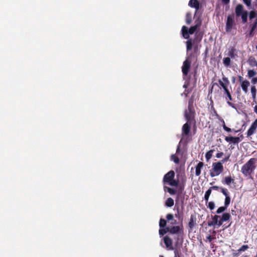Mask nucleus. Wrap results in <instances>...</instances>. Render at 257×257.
I'll list each match as a JSON object with an SVG mask.
<instances>
[{
    "mask_svg": "<svg viewBox=\"0 0 257 257\" xmlns=\"http://www.w3.org/2000/svg\"><path fill=\"white\" fill-rule=\"evenodd\" d=\"M223 165L221 163L217 162L212 164V172L210 173L211 177L219 175L223 171Z\"/></svg>",
    "mask_w": 257,
    "mask_h": 257,
    "instance_id": "7",
    "label": "nucleus"
},
{
    "mask_svg": "<svg viewBox=\"0 0 257 257\" xmlns=\"http://www.w3.org/2000/svg\"><path fill=\"white\" fill-rule=\"evenodd\" d=\"M257 128V119H256L251 124L250 127L248 130L246 135L247 137H250L255 133Z\"/></svg>",
    "mask_w": 257,
    "mask_h": 257,
    "instance_id": "11",
    "label": "nucleus"
},
{
    "mask_svg": "<svg viewBox=\"0 0 257 257\" xmlns=\"http://www.w3.org/2000/svg\"><path fill=\"white\" fill-rule=\"evenodd\" d=\"M230 217V215L228 213H224L222 216L215 215L213 217L212 221L210 222V226L213 225L219 227L223 222L229 220Z\"/></svg>",
    "mask_w": 257,
    "mask_h": 257,
    "instance_id": "4",
    "label": "nucleus"
},
{
    "mask_svg": "<svg viewBox=\"0 0 257 257\" xmlns=\"http://www.w3.org/2000/svg\"><path fill=\"white\" fill-rule=\"evenodd\" d=\"M166 218L169 221H170V224L172 225L173 226V225L176 224L177 223V220L174 219V216L172 214H168L166 215Z\"/></svg>",
    "mask_w": 257,
    "mask_h": 257,
    "instance_id": "19",
    "label": "nucleus"
},
{
    "mask_svg": "<svg viewBox=\"0 0 257 257\" xmlns=\"http://www.w3.org/2000/svg\"><path fill=\"white\" fill-rule=\"evenodd\" d=\"M182 33L183 37L185 39H188L189 34L187 27L186 26H183L182 28Z\"/></svg>",
    "mask_w": 257,
    "mask_h": 257,
    "instance_id": "21",
    "label": "nucleus"
},
{
    "mask_svg": "<svg viewBox=\"0 0 257 257\" xmlns=\"http://www.w3.org/2000/svg\"><path fill=\"white\" fill-rule=\"evenodd\" d=\"M192 22V15L191 13H187L186 15V23L187 24H191Z\"/></svg>",
    "mask_w": 257,
    "mask_h": 257,
    "instance_id": "25",
    "label": "nucleus"
},
{
    "mask_svg": "<svg viewBox=\"0 0 257 257\" xmlns=\"http://www.w3.org/2000/svg\"><path fill=\"white\" fill-rule=\"evenodd\" d=\"M234 24L233 18L231 16L227 17V21L226 22V31L230 32Z\"/></svg>",
    "mask_w": 257,
    "mask_h": 257,
    "instance_id": "12",
    "label": "nucleus"
},
{
    "mask_svg": "<svg viewBox=\"0 0 257 257\" xmlns=\"http://www.w3.org/2000/svg\"><path fill=\"white\" fill-rule=\"evenodd\" d=\"M174 201L172 198H168L165 202V205L169 207H172L174 205Z\"/></svg>",
    "mask_w": 257,
    "mask_h": 257,
    "instance_id": "22",
    "label": "nucleus"
},
{
    "mask_svg": "<svg viewBox=\"0 0 257 257\" xmlns=\"http://www.w3.org/2000/svg\"><path fill=\"white\" fill-rule=\"evenodd\" d=\"M160 257H164L163 255H160Z\"/></svg>",
    "mask_w": 257,
    "mask_h": 257,
    "instance_id": "64",
    "label": "nucleus"
},
{
    "mask_svg": "<svg viewBox=\"0 0 257 257\" xmlns=\"http://www.w3.org/2000/svg\"><path fill=\"white\" fill-rule=\"evenodd\" d=\"M191 61L189 60V58H187L186 60L183 62V64L182 67V71L184 75L187 76L188 74V72L191 66Z\"/></svg>",
    "mask_w": 257,
    "mask_h": 257,
    "instance_id": "8",
    "label": "nucleus"
},
{
    "mask_svg": "<svg viewBox=\"0 0 257 257\" xmlns=\"http://www.w3.org/2000/svg\"><path fill=\"white\" fill-rule=\"evenodd\" d=\"M211 153H212V151L210 150V155H209L210 158H211V157L212 156Z\"/></svg>",
    "mask_w": 257,
    "mask_h": 257,
    "instance_id": "59",
    "label": "nucleus"
},
{
    "mask_svg": "<svg viewBox=\"0 0 257 257\" xmlns=\"http://www.w3.org/2000/svg\"><path fill=\"white\" fill-rule=\"evenodd\" d=\"M227 55L228 57L231 59H235L237 56L236 50L233 47H230L228 49Z\"/></svg>",
    "mask_w": 257,
    "mask_h": 257,
    "instance_id": "17",
    "label": "nucleus"
},
{
    "mask_svg": "<svg viewBox=\"0 0 257 257\" xmlns=\"http://www.w3.org/2000/svg\"><path fill=\"white\" fill-rule=\"evenodd\" d=\"M251 65L252 66H257V61L254 59L253 61L252 62V64H251Z\"/></svg>",
    "mask_w": 257,
    "mask_h": 257,
    "instance_id": "52",
    "label": "nucleus"
},
{
    "mask_svg": "<svg viewBox=\"0 0 257 257\" xmlns=\"http://www.w3.org/2000/svg\"><path fill=\"white\" fill-rule=\"evenodd\" d=\"M180 152V146H178L176 150V154H179Z\"/></svg>",
    "mask_w": 257,
    "mask_h": 257,
    "instance_id": "54",
    "label": "nucleus"
},
{
    "mask_svg": "<svg viewBox=\"0 0 257 257\" xmlns=\"http://www.w3.org/2000/svg\"><path fill=\"white\" fill-rule=\"evenodd\" d=\"M226 208L227 207H226L225 206H221V207H220L218 208V209L216 211V213L217 214H219V213H222V212H223L226 209Z\"/></svg>",
    "mask_w": 257,
    "mask_h": 257,
    "instance_id": "33",
    "label": "nucleus"
},
{
    "mask_svg": "<svg viewBox=\"0 0 257 257\" xmlns=\"http://www.w3.org/2000/svg\"><path fill=\"white\" fill-rule=\"evenodd\" d=\"M193 43L191 39H189L186 42L187 50L189 51L192 48Z\"/></svg>",
    "mask_w": 257,
    "mask_h": 257,
    "instance_id": "27",
    "label": "nucleus"
},
{
    "mask_svg": "<svg viewBox=\"0 0 257 257\" xmlns=\"http://www.w3.org/2000/svg\"><path fill=\"white\" fill-rule=\"evenodd\" d=\"M248 248L247 245H243L238 250V251H244Z\"/></svg>",
    "mask_w": 257,
    "mask_h": 257,
    "instance_id": "38",
    "label": "nucleus"
},
{
    "mask_svg": "<svg viewBox=\"0 0 257 257\" xmlns=\"http://www.w3.org/2000/svg\"><path fill=\"white\" fill-rule=\"evenodd\" d=\"M256 74V72L253 70H248L247 71V77L249 78L254 77V76Z\"/></svg>",
    "mask_w": 257,
    "mask_h": 257,
    "instance_id": "24",
    "label": "nucleus"
},
{
    "mask_svg": "<svg viewBox=\"0 0 257 257\" xmlns=\"http://www.w3.org/2000/svg\"><path fill=\"white\" fill-rule=\"evenodd\" d=\"M230 58L227 57L223 59V64L226 67H228L230 65Z\"/></svg>",
    "mask_w": 257,
    "mask_h": 257,
    "instance_id": "23",
    "label": "nucleus"
},
{
    "mask_svg": "<svg viewBox=\"0 0 257 257\" xmlns=\"http://www.w3.org/2000/svg\"><path fill=\"white\" fill-rule=\"evenodd\" d=\"M189 93L188 91H187L185 90V92H184V94L185 96V97H187L188 96V94Z\"/></svg>",
    "mask_w": 257,
    "mask_h": 257,
    "instance_id": "56",
    "label": "nucleus"
},
{
    "mask_svg": "<svg viewBox=\"0 0 257 257\" xmlns=\"http://www.w3.org/2000/svg\"><path fill=\"white\" fill-rule=\"evenodd\" d=\"M257 159L252 158L250 159L241 167V172L244 176L247 177L253 173L255 168Z\"/></svg>",
    "mask_w": 257,
    "mask_h": 257,
    "instance_id": "2",
    "label": "nucleus"
},
{
    "mask_svg": "<svg viewBox=\"0 0 257 257\" xmlns=\"http://www.w3.org/2000/svg\"><path fill=\"white\" fill-rule=\"evenodd\" d=\"M255 30H253L251 28L250 31H249V36H253V34H254V32L255 31Z\"/></svg>",
    "mask_w": 257,
    "mask_h": 257,
    "instance_id": "49",
    "label": "nucleus"
},
{
    "mask_svg": "<svg viewBox=\"0 0 257 257\" xmlns=\"http://www.w3.org/2000/svg\"><path fill=\"white\" fill-rule=\"evenodd\" d=\"M244 3L247 6L250 7L251 6V0H243Z\"/></svg>",
    "mask_w": 257,
    "mask_h": 257,
    "instance_id": "43",
    "label": "nucleus"
},
{
    "mask_svg": "<svg viewBox=\"0 0 257 257\" xmlns=\"http://www.w3.org/2000/svg\"><path fill=\"white\" fill-rule=\"evenodd\" d=\"M256 16V14L255 11H252L250 12L249 14V18L250 20H251L253 18H254Z\"/></svg>",
    "mask_w": 257,
    "mask_h": 257,
    "instance_id": "34",
    "label": "nucleus"
},
{
    "mask_svg": "<svg viewBox=\"0 0 257 257\" xmlns=\"http://www.w3.org/2000/svg\"><path fill=\"white\" fill-rule=\"evenodd\" d=\"M171 160L173 161L174 163H175L176 164H179V157L178 156H177V155H176L175 154L172 155L171 156Z\"/></svg>",
    "mask_w": 257,
    "mask_h": 257,
    "instance_id": "29",
    "label": "nucleus"
},
{
    "mask_svg": "<svg viewBox=\"0 0 257 257\" xmlns=\"http://www.w3.org/2000/svg\"><path fill=\"white\" fill-rule=\"evenodd\" d=\"M215 208V204L212 202H210V210H212Z\"/></svg>",
    "mask_w": 257,
    "mask_h": 257,
    "instance_id": "46",
    "label": "nucleus"
},
{
    "mask_svg": "<svg viewBox=\"0 0 257 257\" xmlns=\"http://www.w3.org/2000/svg\"><path fill=\"white\" fill-rule=\"evenodd\" d=\"M203 165H204V164L202 162H199L198 163L197 166L196 167V170H195V175L196 176H198L200 175V174L201 173V169L203 167Z\"/></svg>",
    "mask_w": 257,
    "mask_h": 257,
    "instance_id": "20",
    "label": "nucleus"
},
{
    "mask_svg": "<svg viewBox=\"0 0 257 257\" xmlns=\"http://www.w3.org/2000/svg\"><path fill=\"white\" fill-rule=\"evenodd\" d=\"M205 157L207 161L209 160V151H207L205 154Z\"/></svg>",
    "mask_w": 257,
    "mask_h": 257,
    "instance_id": "50",
    "label": "nucleus"
},
{
    "mask_svg": "<svg viewBox=\"0 0 257 257\" xmlns=\"http://www.w3.org/2000/svg\"><path fill=\"white\" fill-rule=\"evenodd\" d=\"M195 111L193 106V100L192 98H190L188 101V109L185 112V117L187 122L183 125L182 127L183 133L186 136L188 135L190 131V125L195 122Z\"/></svg>",
    "mask_w": 257,
    "mask_h": 257,
    "instance_id": "1",
    "label": "nucleus"
},
{
    "mask_svg": "<svg viewBox=\"0 0 257 257\" xmlns=\"http://www.w3.org/2000/svg\"><path fill=\"white\" fill-rule=\"evenodd\" d=\"M206 239H209V235L208 236H206Z\"/></svg>",
    "mask_w": 257,
    "mask_h": 257,
    "instance_id": "61",
    "label": "nucleus"
},
{
    "mask_svg": "<svg viewBox=\"0 0 257 257\" xmlns=\"http://www.w3.org/2000/svg\"><path fill=\"white\" fill-rule=\"evenodd\" d=\"M175 175V172L173 170H171L166 174L163 179L164 184H168L171 186H177L179 181L174 179Z\"/></svg>",
    "mask_w": 257,
    "mask_h": 257,
    "instance_id": "5",
    "label": "nucleus"
},
{
    "mask_svg": "<svg viewBox=\"0 0 257 257\" xmlns=\"http://www.w3.org/2000/svg\"><path fill=\"white\" fill-rule=\"evenodd\" d=\"M164 242L166 246V247L169 248L170 249H173V241L172 239L169 237L168 236H165L164 237Z\"/></svg>",
    "mask_w": 257,
    "mask_h": 257,
    "instance_id": "14",
    "label": "nucleus"
},
{
    "mask_svg": "<svg viewBox=\"0 0 257 257\" xmlns=\"http://www.w3.org/2000/svg\"><path fill=\"white\" fill-rule=\"evenodd\" d=\"M167 232H168V231L167 230V227H166L164 229H160L159 230V234L161 236H162V235H164L165 234H166Z\"/></svg>",
    "mask_w": 257,
    "mask_h": 257,
    "instance_id": "32",
    "label": "nucleus"
},
{
    "mask_svg": "<svg viewBox=\"0 0 257 257\" xmlns=\"http://www.w3.org/2000/svg\"><path fill=\"white\" fill-rule=\"evenodd\" d=\"M175 217L180 220L181 223H182L183 220V213H177L175 214Z\"/></svg>",
    "mask_w": 257,
    "mask_h": 257,
    "instance_id": "30",
    "label": "nucleus"
},
{
    "mask_svg": "<svg viewBox=\"0 0 257 257\" xmlns=\"http://www.w3.org/2000/svg\"><path fill=\"white\" fill-rule=\"evenodd\" d=\"M256 93L251 94L252 99L253 100V101L255 103H256Z\"/></svg>",
    "mask_w": 257,
    "mask_h": 257,
    "instance_id": "45",
    "label": "nucleus"
},
{
    "mask_svg": "<svg viewBox=\"0 0 257 257\" xmlns=\"http://www.w3.org/2000/svg\"><path fill=\"white\" fill-rule=\"evenodd\" d=\"M174 253H175V256L174 257H180L179 254H178V253L177 252V251H174Z\"/></svg>",
    "mask_w": 257,
    "mask_h": 257,
    "instance_id": "55",
    "label": "nucleus"
},
{
    "mask_svg": "<svg viewBox=\"0 0 257 257\" xmlns=\"http://www.w3.org/2000/svg\"><path fill=\"white\" fill-rule=\"evenodd\" d=\"M218 82L224 91L228 89L227 86L229 84V81L227 77L223 76L221 79L219 80Z\"/></svg>",
    "mask_w": 257,
    "mask_h": 257,
    "instance_id": "10",
    "label": "nucleus"
},
{
    "mask_svg": "<svg viewBox=\"0 0 257 257\" xmlns=\"http://www.w3.org/2000/svg\"><path fill=\"white\" fill-rule=\"evenodd\" d=\"M196 29H197V27L196 26L190 27L188 30L189 34H193L196 30Z\"/></svg>",
    "mask_w": 257,
    "mask_h": 257,
    "instance_id": "35",
    "label": "nucleus"
},
{
    "mask_svg": "<svg viewBox=\"0 0 257 257\" xmlns=\"http://www.w3.org/2000/svg\"><path fill=\"white\" fill-rule=\"evenodd\" d=\"M189 6L192 8H195L196 11H197L199 9L200 4L197 0H190Z\"/></svg>",
    "mask_w": 257,
    "mask_h": 257,
    "instance_id": "18",
    "label": "nucleus"
},
{
    "mask_svg": "<svg viewBox=\"0 0 257 257\" xmlns=\"http://www.w3.org/2000/svg\"><path fill=\"white\" fill-rule=\"evenodd\" d=\"M239 81L242 91L245 93H247L248 92V87L250 85L249 82L247 80H242V77L241 76L239 77Z\"/></svg>",
    "mask_w": 257,
    "mask_h": 257,
    "instance_id": "9",
    "label": "nucleus"
},
{
    "mask_svg": "<svg viewBox=\"0 0 257 257\" xmlns=\"http://www.w3.org/2000/svg\"><path fill=\"white\" fill-rule=\"evenodd\" d=\"M224 93H225V94H226V95H227L229 100H230V101L232 100L231 95V94H230V93L229 92V90L228 89V90L225 91Z\"/></svg>",
    "mask_w": 257,
    "mask_h": 257,
    "instance_id": "39",
    "label": "nucleus"
},
{
    "mask_svg": "<svg viewBox=\"0 0 257 257\" xmlns=\"http://www.w3.org/2000/svg\"><path fill=\"white\" fill-rule=\"evenodd\" d=\"M251 28L253 30H257V20L254 22Z\"/></svg>",
    "mask_w": 257,
    "mask_h": 257,
    "instance_id": "41",
    "label": "nucleus"
},
{
    "mask_svg": "<svg viewBox=\"0 0 257 257\" xmlns=\"http://www.w3.org/2000/svg\"><path fill=\"white\" fill-rule=\"evenodd\" d=\"M207 49L206 48V51H205V53H207Z\"/></svg>",
    "mask_w": 257,
    "mask_h": 257,
    "instance_id": "62",
    "label": "nucleus"
},
{
    "mask_svg": "<svg viewBox=\"0 0 257 257\" xmlns=\"http://www.w3.org/2000/svg\"><path fill=\"white\" fill-rule=\"evenodd\" d=\"M230 197L227 196L225 197V202H224V205L227 207L230 203Z\"/></svg>",
    "mask_w": 257,
    "mask_h": 257,
    "instance_id": "36",
    "label": "nucleus"
},
{
    "mask_svg": "<svg viewBox=\"0 0 257 257\" xmlns=\"http://www.w3.org/2000/svg\"><path fill=\"white\" fill-rule=\"evenodd\" d=\"M233 182V180L230 176L226 177L224 178V183L226 185H229Z\"/></svg>",
    "mask_w": 257,
    "mask_h": 257,
    "instance_id": "26",
    "label": "nucleus"
},
{
    "mask_svg": "<svg viewBox=\"0 0 257 257\" xmlns=\"http://www.w3.org/2000/svg\"><path fill=\"white\" fill-rule=\"evenodd\" d=\"M184 87H186V85H184Z\"/></svg>",
    "mask_w": 257,
    "mask_h": 257,
    "instance_id": "63",
    "label": "nucleus"
},
{
    "mask_svg": "<svg viewBox=\"0 0 257 257\" xmlns=\"http://www.w3.org/2000/svg\"><path fill=\"white\" fill-rule=\"evenodd\" d=\"M204 198L207 201L209 199V189L206 191Z\"/></svg>",
    "mask_w": 257,
    "mask_h": 257,
    "instance_id": "44",
    "label": "nucleus"
},
{
    "mask_svg": "<svg viewBox=\"0 0 257 257\" xmlns=\"http://www.w3.org/2000/svg\"><path fill=\"white\" fill-rule=\"evenodd\" d=\"M235 12L236 17H241L243 24L247 22L248 12L243 10L242 5H238L236 7Z\"/></svg>",
    "mask_w": 257,
    "mask_h": 257,
    "instance_id": "6",
    "label": "nucleus"
},
{
    "mask_svg": "<svg viewBox=\"0 0 257 257\" xmlns=\"http://www.w3.org/2000/svg\"><path fill=\"white\" fill-rule=\"evenodd\" d=\"M254 111L257 114V105H255L254 107Z\"/></svg>",
    "mask_w": 257,
    "mask_h": 257,
    "instance_id": "58",
    "label": "nucleus"
},
{
    "mask_svg": "<svg viewBox=\"0 0 257 257\" xmlns=\"http://www.w3.org/2000/svg\"><path fill=\"white\" fill-rule=\"evenodd\" d=\"M222 192L225 196V197L228 196L226 189H222Z\"/></svg>",
    "mask_w": 257,
    "mask_h": 257,
    "instance_id": "48",
    "label": "nucleus"
},
{
    "mask_svg": "<svg viewBox=\"0 0 257 257\" xmlns=\"http://www.w3.org/2000/svg\"><path fill=\"white\" fill-rule=\"evenodd\" d=\"M227 159H228V158L224 159V160H222V162H224L225 161H226L227 160Z\"/></svg>",
    "mask_w": 257,
    "mask_h": 257,
    "instance_id": "60",
    "label": "nucleus"
},
{
    "mask_svg": "<svg viewBox=\"0 0 257 257\" xmlns=\"http://www.w3.org/2000/svg\"><path fill=\"white\" fill-rule=\"evenodd\" d=\"M227 103L229 106H230L232 107H234V104L233 103H232L231 102H229V101H227Z\"/></svg>",
    "mask_w": 257,
    "mask_h": 257,
    "instance_id": "53",
    "label": "nucleus"
},
{
    "mask_svg": "<svg viewBox=\"0 0 257 257\" xmlns=\"http://www.w3.org/2000/svg\"><path fill=\"white\" fill-rule=\"evenodd\" d=\"M175 207H176V210L177 211V213H183V203H182L181 207L179 206H177V204H176Z\"/></svg>",
    "mask_w": 257,
    "mask_h": 257,
    "instance_id": "31",
    "label": "nucleus"
},
{
    "mask_svg": "<svg viewBox=\"0 0 257 257\" xmlns=\"http://www.w3.org/2000/svg\"><path fill=\"white\" fill-rule=\"evenodd\" d=\"M164 190L165 191H166V190H167V191L171 194V195H175L176 194H177V193L178 194H181L182 193V187H180V188L177 190L175 189H173V188H170V187H166V186H164Z\"/></svg>",
    "mask_w": 257,
    "mask_h": 257,
    "instance_id": "15",
    "label": "nucleus"
},
{
    "mask_svg": "<svg viewBox=\"0 0 257 257\" xmlns=\"http://www.w3.org/2000/svg\"><path fill=\"white\" fill-rule=\"evenodd\" d=\"M225 140L229 144L236 145L241 141L239 137H226Z\"/></svg>",
    "mask_w": 257,
    "mask_h": 257,
    "instance_id": "13",
    "label": "nucleus"
},
{
    "mask_svg": "<svg viewBox=\"0 0 257 257\" xmlns=\"http://www.w3.org/2000/svg\"><path fill=\"white\" fill-rule=\"evenodd\" d=\"M214 114H215L217 118H219V115L217 114L216 112L214 110L213 111V113H212V115H213Z\"/></svg>",
    "mask_w": 257,
    "mask_h": 257,
    "instance_id": "57",
    "label": "nucleus"
},
{
    "mask_svg": "<svg viewBox=\"0 0 257 257\" xmlns=\"http://www.w3.org/2000/svg\"><path fill=\"white\" fill-rule=\"evenodd\" d=\"M167 221L163 218H161L159 222V226L161 228H164L166 227Z\"/></svg>",
    "mask_w": 257,
    "mask_h": 257,
    "instance_id": "28",
    "label": "nucleus"
},
{
    "mask_svg": "<svg viewBox=\"0 0 257 257\" xmlns=\"http://www.w3.org/2000/svg\"><path fill=\"white\" fill-rule=\"evenodd\" d=\"M167 230L171 234H175L176 243H182L183 242V227L182 223L181 226H167Z\"/></svg>",
    "mask_w": 257,
    "mask_h": 257,
    "instance_id": "3",
    "label": "nucleus"
},
{
    "mask_svg": "<svg viewBox=\"0 0 257 257\" xmlns=\"http://www.w3.org/2000/svg\"><path fill=\"white\" fill-rule=\"evenodd\" d=\"M223 153L222 152L217 153L216 154V157H217L218 158H220L223 156Z\"/></svg>",
    "mask_w": 257,
    "mask_h": 257,
    "instance_id": "47",
    "label": "nucleus"
},
{
    "mask_svg": "<svg viewBox=\"0 0 257 257\" xmlns=\"http://www.w3.org/2000/svg\"><path fill=\"white\" fill-rule=\"evenodd\" d=\"M230 2V0H222V2L224 4H228Z\"/></svg>",
    "mask_w": 257,
    "mask_h": 257,
    "instance_id": "51",
    "label": "nucleus"
},
{
    "mask_svg": "<svg viewBox=\"0 0 257 257\" xmlns=\"http://www.w3.org/2000/svg\"><path fill=\"white\" fill-rule=\"evenodd\" d=\"M250 92L251 94L256 93V89L255 86H251L250 88Z\"/></svg>",
    "mask_w": 257,
    "mask_h": 257,
    "instance_id": "40",
    "label": "nucleus"
},
{
    "mask_svg": "<svg viewBox=\"0 0 257 257\" xmlns=\"http://www.w3.org/2000/svg\"><path fill=\"white\" fill-rule=\"evenodd\" d=\"M196 224V214H191L189 221L188 226L190 229H192Z\"/></svg>",
    "mask_w": 257,
    "mask_h": 257,
    "instance_id": "16",
    "label": "nucleus"
},
{
    "mask_svg": "<svg viewBox=\"0 0 257 257\" xmlns=\"http://www.w3.org/2000/svg\"><path fill=\"white\" fill-rule=\"evenodd\" d=\"M221 121L223 122V129H224L225 131H226V132H231V128H229V127H227V126L225 125V122H224V121L223 119H221Z\"/></svg>",
    "mask_w": 257,
    "mask_h": 257,
    "instance_id": "37",
    "label": "nucleus"
},
{
    "mask_svg": "<svg viewBox=\"0 0 257 257\" xmlns=\"http://www.w3.org/2000/svg\"><path fill=\"white\" fill-rule=\"evenodd\" d=\"M251 83L252 84L254 85L257 83V77L252 78L251 80Z\"/></svg>",
    "mask_w": 257,
    "mask_h": 257,
    "instance_id": "42",
    "label": "nucleus"
}]
</instances>
